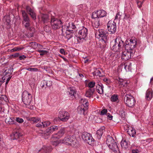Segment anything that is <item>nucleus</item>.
Instances as JSON below:
<instances>
[{
  "label": "nucleus",
  "instance_id": "f257e3e1",
  "mask_svg": "<svg viewBox=\"0 0 153 153\" xmlns=\"http://www.w3.org/2000/svg\"><path fill=\"white\" fill-rule=\"evenodd\" d=\"M32 100V96L30 92L26 91H23L22 94V101L27 108L31 109L33 108Z\"/></svg>",
  "mask_w": 153,
  "mask_h": 153
},
{
  "label": "nucleus",
  "instance_id": "f03ea898",
  "mask_svg": "<svg viewBox=\"0 0 153 153\" xmlns=\"http://www.w3.org/2000/svg\"><path fill=\"white\" fill-rule=\"evenodd\" d=\"M124 45V42L120 36H118L114 40V43L110 44L111 49L115 52H119L122 50Z\"/></svg>",
  "mask_w": 153,
  "mask_h": 153
},
{
  "label": "nucleus",
  "instance_id": "7ed1b4c3",
  "mask_svg": "<svg viewBox=\"0 0 153 153\" xmlns=\"http://www.w3.org/2000/svg\"><path fill=\"white\" fill-rule=\"evenodd\" d=\"M106 143L110 149L115 153H119V151L117 143L110 135L107 136Z\"/></svg>",
  "mask_w": 153,
  "mask_h": 153
},
{
  "label": "nucleus",
  "instance_id": "20e7f679",
  "mask_svg": "<svg viewBox=\"0 0 153 153\" xmlns=\"http://www.w3.org/2000/svg\"><path fill=\"white\" fill-rule=\"evenodd\" d=\"M58 116V118H56L54 119V122H57L58 120H59L62 122H66L69 119L70 115L68 112L63 110H61L59 112Z\"/></svg>",
  "mask_w": 153,
  "mask_h": 153
},
{
  "label": "nucleus",
  "instance_id": "39448f33",
  "mask_svg": "<svg viewBox=\"0 0 153 153\" xmlns=\"http://www.w3.org/2000/svg\"><path fill=\"white\" fill-rule=\"evenodd\" d=\"M124 102L129 107L132 108L135 105L136 101L134 97L131 94H126L124 98Z\"/></svg>",
  "mask_w": 153,
  "mask_h": 153
},
{
  "label": "nucleus",
  "instance_id": "423d86ee",
  "mask_svg": "<svg viewBox=\"0 0 153 153\" xmlns=\"http://www.w3.org/2000/svg\"><path fill=\"white\" fill-rule=\"evenodd\" d=\"M137 44V39L135 37H132L130 40V42L128 44L126 43L125 45V48L135 52L134 49L136 47Z\"/></svg>",
  "mask_w": 153,
  "mask_h": 153
},
{
  "label": "nucleus",
  "instance_id": "0eeeda50",
  "mask_svg": "<svg viewBox=\"0 0 153 153\" xmlns=\"http://www.w3.org/2000/svg\"><path fill=\"white\" fill-rule=\"evenodd\" d=\"M51 24L52 29L56 30L62 27V22L60 20L53 17L51 18Z\"/></svg>",
  "mask_w": 153,
  "mask_h": 153
},
{
  "label": "nucleus",
  "instance_id": "6e6552de",
  "mask_svg": "<svg viewBox=\"0 0 153 153\" xmlns=\"http://www.w3.org/2000/svg\"><path fill=\"white\" fill-rule=\"evenodd\" d=\"M98 35L99 36V38H101L102 41L105 43L107 42L108 37V33L106 31L103 30H99L96 34V35Z\"/></svg>",
  "mask_w": 153,
  "mask_h": 153
},
{
  "label": "nucleus",
  "instance_id": "1a4fd4ad",
  "mask_svg": "<svg viewBox=\"0 0 153 153\" xmlns=\"http://www.w3.org/2000/svg\"><path fill=\"white\" fill-rule=\"evenodd\" d=\"M82 137L83 140L90 145L93 143L94 141V140L91 135L86 132H84L82 133Z\"/></svg>",
  "mask_w": 153,
  "mask_h": 153
},
{
  "label": "nucleus",
  "instance_id": "9d476101",
  "mask_svg": "<svg viewBox=\"0 0 153 153\" xmlns=\"http://www.w3.org/2000/svg\"><path fill=\"white\" fill-rule=\"evenodd\" d=\"M11 70H10L9 69H7L3 72V75L4 76L1 79L2 81V83L5 82V79H7L5 82V85L6 86L8 84L9 81L11 79L12 76H10V75L11 74Z\"/></svg>",
  "mask_w": 153,
  "mask_h": 153
},
{
  "label": "nucleus",
  "instance_id": "9b49d317",
  "mask_svg": "<svg viewBox=\"0 0 153 153\" xmlns=\"http://www.w3.org/2000/svg\"><path fill=\"white\" fill-rule=\"evenodd\" d=\"M88 34V30L84 27H82L79 31L78 34L77 35V38L80 40L84 39L87 37Z\"/></svg>",
  "mask_w": 153,
  "mask_h": 153
},
{
  "label": "nucleus",
  "instance_id": "f8f14e48",
  "mask_svg": "<svg viewBox=\"0 0 153 153\" xmlns=\"http://www.w3.org/2000/svg\"><path fill=\"white\" fill-rule=\"evenodd\" d=\"M134 53V52L130 50H127L125 49V50L122 53L121 58L125 60H127L133 56Z\"/></svg>",
  "mask_w": 153,
  "mask_h": 153
},
{
  "label": "nucleus",
  "instance_id": "ddd939ff",
  "mask_svg": "<svg viewBox=\"0 0 153 153\" xmlns=\"http://www.w3.org/2000/svg\"><path fill=\"white\" fill-rule=\"evenodd\" d=\"M108 30L111 33H114L116 31V23L114 21H109L107 24Z\"/></svg>",
  "mask_w": 153,
  "mask_h": 153
},
{
  "label": "nucleus",
  "instance_id": "4468645a",
  "mask_svg": "<svg viewBox=\"0 0 153 153\" xmlns=\"http://www.w3.org/2000/svg\"><path fill=\"white\" fill-rule=\"evenodd\" d=\"M58 126L55 125L51 126L50 128H48L46 131V133L44 134V138L46 139L48 138V136L53 131L58 130Z\"/></svg>",
  "mask_w": 153,
  "mask_h": 153
},
{
  "label": "nucleus",
  "instance_id": "2eb2a0df",
  "mask_svg": "<svg viewBox=\"0 0 153 153\" xmlns=\"http://www.w3.org/2000/svg\"><path fill=\"white\" fill-rule=\"evenodd\" d=\"M76 142L72 139L70 136H67L64 138L63 140L62 143L68 144L71 146H74Z\"/></svg>",
  "mask_w": 153,
  "mask_h": 153
},
{
  "label": "nucleus",
  "instance_id": "dca6fc26",
  "mask_svg": "<svg viewBox=\"0 0 153 153\" xmlns=\"http://www.w3.org/2000/svg\"><path fill=\"white\" fill-rule=\"evenodd\" d=\"M22 134L19 130L15 129L13 130L11 136L13 138V140H15L20 137L22 136Z\"/></svg>",
  "mask_w": 153,
  "mask_h": 153
},
{
  "label": "nucleus",
  "instance_id": "f3484780",
  "mask_svg": "<svg viewBox=\"0 0 153 153\" xmlns=\"http://www.w3.org/2000/svg\"><path fill=\"white\" fill-rule=\"evenodd\" d=\"M39 19L41 20L44 24L49 23L50 22L49 16L47 14H41L39 16Z\"/></svg>",
  "mask_w": 153,
  "mask_h": 153
},
{
  "label": "nucleus",
  "instance_id": "a211bd4d",
  "mask_svg": "<svg viewBox=\"0 0 153 153\" xmlns=\"http://www.w3.org/2000/svg\"><path fill=\"white\" fill-rule=\"evenodd\" d=\"M88 109V107L79 106L78 107L77 110L79 113L85 115L87 112Z\"/></svg>",
  "mask_w": 153,
  "mask_h": 153
},
{
  "label": "nucleus",
  "instance_id": "6ab92c4d",
  "mask_svg": "<svg viewBox=\"0 0 153 153\" xmlns=\"http://www.w3.org/2000/svg\"><path fill=\"white\" fill-rule=\"evenodd\" d=\"M116 80L117 81H118V83L120 88L122 87H125V86H127V85L129 84V82L126 80H123L119 77L117 78Z\"/></svg>",
  "mask_w": 153,
  "mask_h": 153
},
{
  "label": "nucleus",
  "instance_id": "aec40b11",
  "mask_svg": "<svg viewBox=\"0 0 153 153\" xmlns=\"http://www.w3.org/2000/svg\"><path fill=\"white\" fill-rule=\"evenodd\" d=\"M26 10L33 19L35 20L36 19L35 13L33 9H32L29 6H27L26 7Z\"/></svg>",
  "mask_w": 153,
  "mask_h": 153
},
{
  "label": "nucleus",
  "instance_id": "412c9836",
  "mask_svg": "<svg viewBox=\"0 0 153 153\" xmlns=\"http://www.w3.org/2000/svg\"><path fill=\"white\" fill-rule=\"evenodd\" d=\"M120 67L124 68L127 71H131V64L130 62L125 63L120 65Z\"/></svg>",
  "mask_w": 153,
  "mask_h": 153
},
{
  "label": "nucleus",
  "instance_id": "4be33fe9",
  "mask_svg": "<svg viewBox=\"0 0 153 153\" xmlns=\"http://www.w3.org/2000/svg\"><path fill=\"white\" fill-rule=\"evenodd\" d=\"M153 91L151 89H148L146 94V99L148 101L150 100L152 98Z\"/></svg>",
  "mask_w": 153,
  "mask_h": 153
},
{
  "label": "nucleus",
  "instance_id": "5701e85b",
  "mask_svg": "<svg viewBox=\"0 0 153 153\" xmlns=\"http://www.w3.org/2000/svg\"><path fill=\"white\" fill-rule=\"evenodd\" d=\"M59 139L57 138V137L55 135H53L51 139L52 144L53 146H57L60 143Z\"/></svg>",
  "mask_w": 153,
  "mask_h": 153
},
{
  "label": "nucleus",
  "instance_id": "b1692460",
  "mask_svg": "<svg viewBox=\"0 0 153 153\" xmlns=\"http://www.w3.org/2000/svg\"><path fill=\"white\" fill-rule=\"evenodd\" d=\"M127 132L130 136L134 137L136 134V131L135 130L131 127H128L127 129Z\"/></svg>",
  "mask_w": 153,
  "mask_h": 153
},
{
  "label": "nucleus",
  "instance_id": "393cba45",
  "mask_svg": "<svg viewBox=\"0 0 153 153\" xmlns=\"http://www.w3.org/2000/svg\"><path fill=\"white\" fill-rule=\"evenodd\" d=\"M95 91L94 88H89L86 91L85 95L87 97H93V95Z\"/></svg>",
  "mask_w": 153,
  "mask_h": 153
},
{
  "label": "nucleus",
  "instance_id": "a878e982",
  "mask_svg": "<svg viewBox=\"0 0 153 153\" xmlns=\"http://www.w3.org/2000/svg\"><path fill=\"white\" fill-rule=\"evenodd\" d=\"M21 12L23 18V21L22 22L30 21L29 17L25 11L24 10H22Z\"/></svg>",
  "mask_w": 153,
  "mask_h": 153
},
{
  "label": "nucleus",
  "instance_id": "bb28decb",
  "mask_svg": "<svg viewBox=\"0 0 153 153\" xmlns=\"http://www.w3.org/2000/svg\"><path fill=\"white\" fill-rule=\"evenodd\" d=\"M65 133V128H61L57 133L54 134L53 135H55L58 138H59L64 135Z\"/></svg>",
  "mask_w": 153,
  "mask_h": 153
},
{
  "label": "nucleus",
  "instance_id": "cd10ccee",
  "mask_svg": "<svg viewBox=\"0 0 153 153\" xmlns=\"http://www.w3.org/2000/svg\"><path fill=\"white\" fill-rule=\"evenodd\" d=\"M15 119L14 117H7L5 120V122L6 123L10 125H13L16 123V122L15 121Z\"/></svg>",
  "mask_w": 153,
  "mask_h": 153
},
{
  "label": "nucleus",
  "instance_id": "c85d7f7f",
  "mask_svg": "<svg viewBox=\"0 0 153 153\" xmlns=\"http://www.w3.org/2000/svg\"><path fill=\"white\" fill-rule=\"evenodd\" d=\"M105 131L104 127H102L97 131V137L98 139H100Z\"/></svg>",
  "mask_w": 153,
  "mask_h": 153
},
{
  "label": "nucleus",
  "instance_id": "c756f323",
  "mask_svg": "<svg viewBox=\"0 0 153 153\" xmlns=\"http://www.w3.org/2000/svg\"><path fill=\"white\" fill-rule=\"evenodd\" d=\"M103 86L101 83L100 84L97 85L96 87V90L97 92L100 94H102L103 93Z\"/></svg>",
  "mask_w": 153,
  "mask_h": 153
},
{
  "label": "nucleus",
  "instance_id": "7c9ffc66",
  "mask_svg": "<svg viewBox=\"0 0 153 153\" xmlns=\"http://www.w3.org/2000/svg\"><path fill=\"white\" fill-rule=\"evenodd\" d=\"M51 148L47 146H44L41 149L39 150V152L41 151L42 153H47L51 151Z\"/></svg>",
  "mask_w": 153,
  "mask_h": 153
},
{
  "label": "nucleus",
  "instance_id": "2f4dec72",
  "mask_svg": "<svg viewBox=\"0 0 153 153\" xmlns=\"http://www.w3.org/2000/svg\"><path fill=\"white\" fill-rule=\"evenodd\" d=\"M97 15H99V17L101 18L105 17L106 16V12L103 10H97Z\"/></svg>",
  "mask_w": 153,
  "mask_h": 153
},
{
  "label": "nucleus",
  "instance_id": "473e14b6",
  "mask_svg": "<svg viewBox=\"0 0 153 153\" xmlns=\"http://www.w3.org/2000/svg\"><path fill=\"white\" fill-rule=\"evenodd\" d=\"M24 48L23 47H21L20 46H18L15 47L12 49H8L7 51L9 52H12L16 51H20Z\"/></svg>",
  "mask_w": 153,
  "mask_h": 153
},
{
  "label": "nucleus",
  "instance_id": "72a5a7b5",
  "mask_svg": "<svg viewBox=\"0 0 153 153\" xmlns=\"http://www.w3.org/2000/svg\"><path fill=\"white\" fill-rule=\"evenodd\" d=\"M8 101V98L5 95H0V104H2Z\"/></svg>",
  "mask_w": 153,
  "mask_h": 153
},
{
  "label": "nucleus",
  "instance_id": "f704fd0d",
  "mask_svg": "<svg viewBox=\"0 0 153 153\" xmlns=\"http://www.w3.org/2000/svg\"><path fill=\"white\" fill-rule=\"evenodd\" d=\"M69 94L72 96V98H75L76 95V92L75 90L73 88L69 89Z\"/></svg>",
  "mask_w": 153,
  "mask_h": 153
},
{
  "label": "nucleus",
  "instance_id": "c9c22d12",
  "mask_svg": "<svg viewBox=\"0 0 153 153\" xmlns=\"http://www.w3.org/2000/svg\"><path fill=\"white\" fill-rule=\"evenodd\" d=\"M30 22H22V24L24 26L27 30H29L31 31L32 28H33L32 27H30Z\"/></svg>",
  "mask_w": 153,
  "mask_h": 153
},
{
  "label": "nucleus",
  "instance_id": "e433bc0d",
  "mask_svg": "<svg viewBox=\"0 0 153 153\" xmlns=\"http://www.w3.org/2000/svg\"><path fill=\"white\" fill-rule=\"evenodd\" d=\"M111 100L112 102H118L119 101L118 97L117 94L112 95L111 98Z\"/></svg>",
  "mask_w": 153,
  "mask_h": 153
},
{
  "label": "nucleus",
  "instance_id": "4c0bfd02",
  "mask_svg": "<svg viewBox=\"0 0 153 153\" xmlns=\"http://www.w3.org/2000/svg\"><path fill=\"white\" fill-rule=\"evenodd\" d=\"M80 102L82 105L80 106H83L85 107H88V101L85 98H82L80 100Z\"/></svg>",
  "mask_w": 153,
  "mask_h": 153
},
{
  "label": "nucleus",
  "instance_id": "58836bf2",
  "mask_svg": "<svg viewBox=\"0 0 153 153\" xmlns=\"http://www.w3.org/2000/svg\"><path fill=\"white\" fill-rule=\"evenodd\" d=\"M121 147L124 149H126L128 147V144L126 140H122L121 143Z\"/></svg>",
  "mask_w": 153,
  "mask_h": 153
},
{
  "label": "nucleus",
  "instance_id": "ea45409f",
  "mask_svg": "<svg viewBox=\"0 0 153 153\" xmlns=\"http://www.w3.org/2000/svg\"><path fill=\"white\" fill-rule=\"evenodd\" d=\"M29 120L33 123H37L38 122L41 121V118L37 117H33L30 118Z\"/></svg>",
  "mask_w": 153,
  "mask_h": 153
},
{
  "label": "nucleus",
  "instance_id": "a19ab883",
  "mask_svg": "<svg viewBox=\"0 0 153 153\" xmlns=\"http://www.w3.org/2000/svg\"><path fill=\"white\" fill-rule=\"evenodd\" d=\"M123 89L122 91V95H124L125 94H128L127 93L129 91V87L127 85L125 87H123Z\"/></svg>",
  "mask_w": 153,
  "mask_h": 153
},
{
  "label": "nucleus",
  "instance_id": "79ce46f5",
  "mask_svg": "<svg viewBox=\"0 0 153 153\" xmlns=\"http://www.w3.org/2000/svg\"><path fill=\"white\" fill-rule=\"evenodd\" d=\"M100 20L98 19H97L93 24V26L95 28H97L100 25Z\"/></svg>",
  "mask_w": 153,
  "mask_h": 153
},
{
  "label": "nucleus",
  "instance_id": "37998d69",
  "mask_svg": "<svg viewBox=\"0 0 153 153\" xmlns=\"http://www.w3.org/2000/svg\"><path fill=\"white\" fill-rule=\"evenodd\" d=\"M144 1V0H136L137 4L139 8L142 7Z\"/></svg>",
  "mask_w": 153,
  "mask_h": 153
},
{
  "label": "nucleus",
  "instance_id": "c03bdc74",
  "mask_svg": "<svg viewBox=\"0 0 153 153\" xmlns=\"http://www.w3.org/2000/svg\"><path fill=\"white\" fill-rule=\"evenodd\" d=\"M37 45H38V44L35 42H30L29 45V46L33 48H36L37 47Z\"/></svg>",
  "mask_w": 153,
  "mask_h": 153
},
{
  "label": "nucleus",
  "instance_id": "a18cd8bd",
  "mask_svg": "<svg viewBox=\"0 0 153 153\" xmlns=\"http://www.w3.org/2000/svg\"><path fill=\"white\" fill-rule=\"evenodd\" d=\"M48 23L45 24L44 26V30L47 32H48L51 31V28L48 25Z\"/></svg>",
  "mask_w": 153,
  "mask_h": 153
},
{
  "label": "nucleus",
  "instance_id": "49530a36",
  "mask_svg": "<svg viewBox=\"0 0 153 153\" xmlns=\"http://www.w3.org/2000/svg\"><path fill=\"white\" fill-rule=\"evenodd\" d=\"M5 23L6 25H11V21L10 19V17L9 16H6L5 18Z\"/></svg>",
  "mask_w": 153,
  "mask_h": 153
},
{
  "label": "nucleus",
  "instance_id": "de8ad7c7",
  "mask_svg": "<svg viewBox=\"0 0 153 153\" xmlns=\"http://www.w3.org/2000/svg\"><path fill=\"white\" fill-rule=\"evenodd\" d=\"M97 14H98L97 11L96 12H93L92 13V18L94 19H98L99 17V15Z\"/></svg>",
  "mask_w": 153,
  "mask_h": 153
},
{
  "label": "nucleus",
  "instance_id": "09e8293b",
  "mask_svg": "<svg viewBox=\"0 0 153 153\" xmlns=\"http://www.w3.org/2000/svg\"><path fill=\"white\" fill-rule=\"evenodd\" d=\"M95 85V82H91L88 84V86L90 88H93Z\"/></svg>",
  "mask_w": 153,
  "mask_h": 153
},
{
  "label": "nucleus",
  "instance_id": "8fccbe9b",
  "mask_svg": "<svg viewBox=\"0 0 153 153\" xmlns=\"http://www.w3.org/2000/svg\"><path fill=\"white\" fill-rule=\"evenodd\" d=\"M66 33L67 34L66 38H67L68 39H69L72 37V33H69L68 31H67L66 32Z\"/></svg>",
  "mask_w": 153,
  "mask_h": 153
},
{
  "label": "nucleus",
  "instance_id": "3c124183",
  "mask_svg": "<svg viewBox=\"0 0 153 153\" xmlns=\"http://www.w3.org/2000/svg\"><path fill=\"white\" fill-rule=\"evenodd\" d=\"M42 123H43V128L49 126L51 123L49 121H45L42 122Z\"/></svg>",
  "mask_w": 153,
  "mask_h": 153
},
{
  "label": "nucleus",
  "instance_id": "603ef678",
  "mask_svg": "<svg viewBox=\"0 0 153 153\" xmlns=\"http://www.w3.org/2000/svg\"><path fill=\"white\" fill-rule=\"evenodd\" d=\"M44 82H45V85H46L47 87L51 86L52 85V82L51 81H45Z\"/></svg>",
  "mask_w": 153,
  "mask_h": 153
},
{
  "label": "nucleus",
  "instance_id": "864d4df0",
  "mask_svg": "<svg viewBox=\"0 0 153 153\" xmlns=\"http://www.w3.org/2000/svg\"><path fill=\"white\" fill-rule=\"evenodd\" d=\"M93 74H94L95 75H96L97 76H100V75L101 74L100 71L99 70H97V69H96V70L95 71H94V72H93Z\"/></svg>",
  "mask_w": 153,
  "mask_h": 153
},
{
  "label": "nucleus",
  "instance_id": "5fc2aeb1",
  "mask_svg": "<svg viewBox=\"0 0 153 153\" xmlns=\"http://www.w3.org/2000/svg\"><path fill=\"white\" fill-rule=\"evenodd\" d=\"M15 120L16 122H17L19 123H22L24 122V120L22 118H20L19 117H16Z\"/></svg>",
  "mask_w": 153,
  "mask_h": 153
},
{
  "label": "nucleus",
  "instance_id": "6e6d98bb",
  "mask_svg": "<svg viewBox=\"0 0 153 153\" xmlns=\"http://www.w3.org/2000/svg\"><path fill=\"white\" fill-rule=\"evenodd\" d=\"M36 126L41 128H43V123L42 122H41L40 121L39 123L36 124Z\"/></svg>",
  "mask_w": 153,
  "mask_h": 153
},
{
  "label": "nucleus",
  "instance_id": "4d7b16f0",
  "mask_svg": "<svg viewBox=\"0 0 153 153\" xmlns=\"http://www.w3.org/2000/svg\"><path fill=\"white\" fill-rule=\"evenodd\" d=\"M120 114L122 117L124 118L125 116V112L124 110H122L120 112Z\"/></svg>",
  "mask_w": 153,
  "mask_h": 153
},
{
  "label": "nucleus",
  "instance_id": "13d9d810",
  "mask_svg": "<svg viewBox=\"0 0 153 153\" xmlns=\"http://www.w3.org/2000/svg\"><path fill=\"white\" fill-rule=\"evenodd\" d=\"M120 12H118L116 14L114 20L119 19L120 18L121 15Z\"/></svg>",
  "mask_w": 153,
  "mask_h": 153
},
{
  "label": "nucleus",
  "instance_id": "bf43d9fd",
  "mask_svg": "<svg viewBox=\"0 0 153 153\" xmlns=\"http://www.w3.org/2000/svg\"><path fill=\"white\" fill-rule=\"evenodd\" d=\"M107 110L106 109H103L101 111L100 115H103L107 114Z\"/></svg>",
  "mask_w": 153,
  "mask_h": 153
},
{
  "label": "nucleus",
  "instance_id": "052dcab7",
  "mask_svg": "<svg viewBox=\"0 0 153 153\" xmlns=\"http://www.w3.org/2000/svg\"><path fill=\"white\" fill-rule=\"evenodd\" d=\"M27 70L30 71H37L38 69L36 68H27Z\"/></svg>",
  "mask_w": 153,
  "mask_h": 153
},
{
  "label": "nucleus",
  "instance_id": "680f3d73",
  "mask_svg": "<svg viewBox=\"0 0 153 153\" xmlns=\"http://www.w3.org/2000/svg\"><path fill=\"white\" fill-rule=\"evenodd\" d=\"M103 81L108 84H109L111 82L110 80L108 79L107 78H104L103 79Z\"/></svg>",
  "mask_w": 153,
  "mask_h": 153
},
{
  "label": "nucleus",
  "instance_id": "e2e57ef3",
  "mask_svg": "<svg viewBox=\"0 0 153 153\" xmlns=\"http://www.w3.org/2000/svg\"><path fill=\"white\" fill-rule=\"evenodd\" d=\"M70 27L72 28V29H75L76 28V27L73 23H71V25H69V28Z\"/></svg>",
  "mask_w": 153,
  "mask_h": 153
},
{
  "label": "nucleus",
  "instance_id": "0e129e2a",
  "mask_svg": "<svg viewBox=\"0 0 153 153\" xmlns=\"http://www.w3.org/2000/svg\"><path fill=\"white\" fill-rule=\"evenodd\" d=\"M48 52L46 51L43 50V51L41 52L40 55L41 56H43L45 54H46Z\"/></svg>",
  "mask_w": 153,
  "mask_h": 153
},
{
  "label": "nucleus",
  "instance_id": "69168bd1",
  "mask_svg": "<svg viewBox=\"0 0 153 153\" xmlns=\"http://www.w3.org/2000/svg\"><path fill=\"white\" fill-rule=\"evenodd\" d=\"M132 16H131L129 14H125V18H130V19H132Z\"/></svg>",
  "mask_w": 153,
  "mask_h": 153
},
{
  "label": "nucleus",
  "instance_id": "338daca9",
  "mask_svg": "<svg viewBox=\"0 0 153 153\" xmlns=\"http://www.w3.org/2000/svg\"><path fill=\"white\" fill-rule=\"evenodd\" d=\"M60 52L62 54H63L64 55L65 54V50L63 48H61L60 49Z\"/></svg>",
  "mask_w": 153,
  "mask_h": 153
},
{
  "label": "nucleus",
  "instance_id": "774afa93",
  "mask_svg": "<svg viewBox=\"0 0 153 153\" xmlns=\"http://www.w3.org/2000/svg\"><path fill=\"white\" fill-rule=\"evenodd\" d=\"M106 115L107 117H108V118L110 119V120H111L112 119V116L111 115V114L109 113H107Z\"/></svg>",
  "mask_w": 153,
  "mask_h": 153
}]
</instances>
